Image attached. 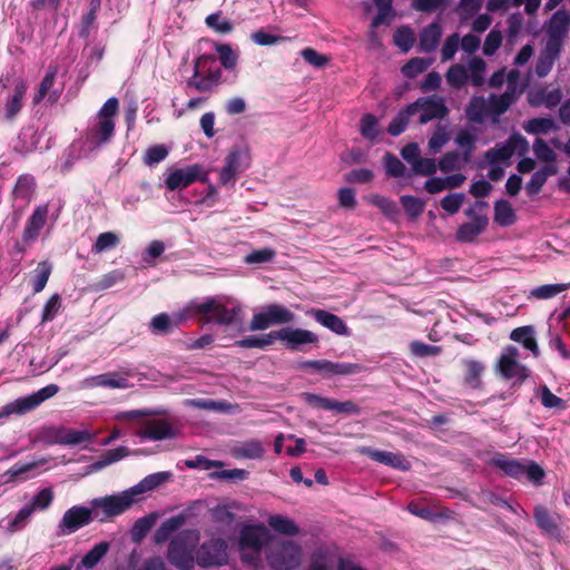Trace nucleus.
Instances as JSON below:
<instances>
[{
    "label": "nucleus",
    "mask_w": 570,
    "mask_h": 570,
    "mask_svg": "<svg viewBox=\"0 0 570 570\" xmlns=\"http://www.w3.org/2000/svg\"><path fill=\"white\" fill-rule=\"evenodd\" d=\"M118 107L119 101L116 97L107 99L89 122L83 138V145L88 150L99 149L111 141L115 135V116Z\"/></svg>",
    "instance_id": "obj_1"
},
{
    "label": "nucleus",
    "mask_w": 570,
    "mask_h": 570,
    "mask_svg": "<svg viewBox=\"0 0 570 570\" xmlns=\"http://www.w3.org/2000/svg\"><path fill=\"white\" fill-rule=\"evenodd\" d=\"M267 540L264 524H245L239 531V552L244 563L257 567L262 549Z\"/></svg>",
    "instance_id": "obj_2"
},
{
    "label": "nucleus",
    "mask_w": 570,
    "mask_h": 570,
    "mask_svg": "<svg viewBox=\"0 0 570 570\" xmlns=\"http://www.w3.org/2000/svg\"><path fill=\"white\" fill-rule=\"evenodd\" d=\"M139 500L140 498H136L129 488L117 494L95 498L90 501V505L95 509L96 520L105 522L114 517L122 514Z\"/></svg>",
    "instance_id": "obj_3"
},
{
    "label": "nucleus",
    "mask_w": 570,
    "mask_h": 570,
    "mask_svg": "<svg viewBox=\"0 0 570 570\" xmlns=\"http://www.w3.org/2000/svg\"><path fill=\"white\" fill-rule=\"evenodd\" d=\"M222 70L216 66L215 56L202 55L194 61V72L187 86L200 92H207L219 85Z\"/></svg>",
    "instance_id": "obj_4"
},
{
    "label": "nucleus",
    "mask_w": 570,
    "mask_h": 570,
    "mask_svg": "<svg viewBox=\"0 0 570 570\" xmlns=\"http://www.w3.org/2000/svg\"><path fill=\"white\" fill-rule=\"evenodd\" d=\"M295 314L281 304H268L255 313L249 323L250 331H264L271 326L283 325L294 322Z\"/></svg>",
    "instance_id": "obj_5"
},
{
    "label": "nucleus",
    "mask_w": 570,
    "mask_h": 570,
    "mask_svg": "<svg viewBox=\"0 0 570 570\" xmlns=\"http://www.w3.org/2000/svg\"><path fill=\"white\" fill-rule=\"evenodd\" d=\"M302 549L293 541H283L273 546L266 554L267 562L274 570H293L299 566Z\"/></svg>",
    "instance_id": "obj_6"
},
{
    "label": "nucleus",
    "mask_w": 570,
    "mask_h": 570,
    "mask_svg": "<svg viewBox=\"0 0 570 570\" xmlns=\"http://www.w3.org/2000/svg\"><path fill=\"white\" fill-rule=\"evenodd\" d=\"M197 564L202 568H219L228 563L226 540L214 538L203 542L196 552Z\"/></svg>",
    "instance_id": "obj_7"
},
{
    "label": "nucleus",
    "mask_w": 570,
    "mask_h": 570,
    "mask_svg": "<svg viewBox=\"0 0 570 570\" xmlns=\"http://www.w3.org/2000/svg\"><path fill=\"white\" fill-rule=\"evenodd\" d=\"M465 114L471 122L483 124L487 118L493 124L499 122V95L491 94L487 99L482 96L472 97Z\"/></svg>",
    "instance_id": "obj_8"
},
{
    "label": "nucleus",
    "mask_w": 570,
    "mask_h": 570,
    "mask_svg": "<svg viewBox=\"0 0 570 570\" xmlns=\"http://www.w3.org/2000/svg\"><path fill=\"white\" fill-rule=\"evenodd\" d=\"M197 309L199 313L212 315L218 324L230 325L238 320L242 306L234 299H227L226 302L208 299L199 304Z\"/></svg>",
    "instance_id": "obj_9"
},
{
    "label": "nucleus",
    "mask_w": 570,
    "mask_h": 570,
    "mask_svg": "<svg viewBox=\"0 0 570 570\" xmlns=\"http://www.w3.org/2000/svg\"><path fill=\"white\" fill-rule=\"evenodd\" d=\"M485 207H488L485 202L476 200L474 205L465 212L466 216L471 218V222L464 223L459 227L456 237L460 242H472L485 229L489 222L487 215L483 213Z\"/></svg>",
    "instance_id": "obj_10"
},
{
    "label": "nucleus",
    "mask_w": 570,
    "mask_h": 570,
    "mask_svg": "<svg viewBox=\"0 0 570 570\" xmlns=\"http://www.w3.org/2000/svg\"><path fill=\"white\" fill-rule=\"evenodd\" d=\"M501 471L505 474L540 485L546 475L544 470L534 461H519L501 459Z\"/></svg>",
    "instance_id": "obj_11"
},
{
    "label": "nucleus",
    "mask_w": 570,
    "mask_h": 570,
    "mask_svg": "<svg viewBox=\"0 0 570 570\" xmlns=\"http://www.w3.org/2000/svg\"><path fill=\"white\" fill-rule=\"evenodd\" d=\"M197 180L202 183L206 181L207 174L200 165L195 164L169 170L165 179V186L167 189L174 191L187 188Z\"/></svg>",
    "instance_id": "obj_12"
},
{
    "label": "nucleus",
    "mask_w": 570,
    "mask_h": 570,
    "mask_svg": "<svg viewBox=\"0 0 570 570\" xmlns=\"http://www.w3.org/2000/svg\"><path fill=\"white\" fill-rule=\"evenodd\" d=\"M409 107L413 115L420 111L419 120L421 124H428L433 119H442L449 112L444 99L435 95L419 98L413 104H410Z\"/></svg>",
    "instance_id": "obj_13"
},
{
    "label": "nucleus",
    "mask_w": 570,
    "mask_h": 570,
    "mask_svg": "<svg viewBox=\"0 0 570 570\" xmlns=\"http://www.w3.org/2000/svg\"><path fill=\"white\" fill-rule=\"evenodd\" d=\"M94 520H96L95 509L91 505L89 508L73 505L63 513L59 523V533L71 534Z\"/></svg>",
    "instance_id": "obj_14"
},
{
    "label": "nucleus",
    "mask_w": 570,
    "mask_h": 570,
    "mask_svg": "<svg viewBox=\"0 0 570 570\" xmlns=\"http://www.w3.org/2000/svg\"><path fill=\"white\" fill-rule=\"evenodd\" d=\"M276 340L282 341L286 348L302 351L304 345L318 343V336L304 328L283 327L276 331Z\"/></svg>",
    "instance_id": "obj_15"
},
{
    "label": "nucleus",
    "mask_w": 570,
    "mask_h": 570,
    "mask_svg": "<svg viewBox=\"0 0 570 570\" xmlns=\"http://www.w3.org/2000/svg\"><path fill=\"white\" fill-rule=\"evenodd\" d=\"M167 559L179 570H194L195 556L181 537H177L170 541Z\"/></svg>",
    "instance_id": "obj_16"
},
{
    "label": "nucleus",
    "mask_w": 570,
    "mask_h": 570,
    "mask_svg": "<svg viewBox=\"0 0 570 570\" xmlns=\"http://www.w3.org/2000/svg\"><path fill=\"white\" fill-rule=\"evenodd\" d=\"M570 27V13L558 10L550 19L547 30V45L562 49Z\"/></svg>",
    "instance_id": "obj_17"
},
{
    "label": "nucleus",
    "mask_w": 570,
    "mask_h": 570,
    "mask_svg": "<svg viewBox=\"0 0 570 570\" xmlns=\"http://www.w3.org/2000/svg\"><path fill=\"white\" fill-rule=\"evenodd\" d=\"M128 374H122L118 372H108L95 376L86 377L81 382V386L83 389H94V387H106V389H120L125 390L130 387L129 381L127 379Z\"/></svg>",
    "instance_id": "obj_18"
},
{
    "label": "nucleus",
    "mask_w": 570,
    "mask_h": 570,
    "mask_svg": "<svg viewBox=\"0 0 570 570\" xmlns=\"http://www.w3.org/2000/svg\"><path fill=\"white\" fill-rule=\"evenodd\" d=\"M527 99L531 107L539 108L544 106L552 109L561 102L562 92L559 88L534 87L528 91Z\"/></svg>",
    "instance_id": "obj_19"
},
{
    "label": "nucleus",
    "mask_w": 570,
    "mask_h": 570,
    "mask_svg": "<svg viewBox=\"0 0 570 570\" xmlns=\"http://www.w3.org/2000/svg\"><path fill=\"white\" fill-rule=\"evenodd\" d=\"M362 453L375 462L391 466L399 471H409L411 469V463L401 453L375 450L372 448H364Z\"/></svg>",
    "instance_id": "obj_20"
},
{
    "label": "nucleus",
    "mask_w": 570,
    "mask_h": 570,
    "mask_svg": "<svg viewBox=\"0 0 570 570\" xmlns=\"http://www.w3.org/2000/svg\"><path fill=\"white\" fill-rule=\"evenodd\" d=\"M525 83L521 80L518 70H511L507 77V89L501 94V115H503L510 106L518 100L523 94Z\"/></svg>",
    "instance_id": "obj_21"
},
{
    "label": "nucleus",
    "mask_w": 570,
    "mask_h": 570,
    "mask_svg": "<svg viewBox=\"0 0 570 570\" xmlns=\"http://www.w3.org/2000/svg\"><path fill=\"white\" fill-rule=\"evenodd\" d=\"M529 376V371L510 355H501V380L510 382L511 386H518Z\"/></svg>",
    "instance_id": "obj_22"
},
{
    "label": "nucleus",
    "mask_w": 570,
    "mask_h": 570,
    "mask_svg": "<svg viewBox=\"0 0 570 570\" xmlns=\"http://www.w3.org/2000/svg\"><path fill=\"white\" fill-rule=\"evenodd\" d=\"M56 443L63 445H78L91 442L94 435L88 430H75L67 428H57L50 434Z\"/></svg>",
    "instance_id": "obj_23"
},
{
    "label": "nucleus",
    "mask_w": 570,
    "mask_h": 570,
    "mask_svg": "<svg viewBox=\"0 0 570 570\" xmlns=\"http://www.w3.org/2000/svg\"><path fill=\"white\" fill-rule=\"evenodd\" d=\"M138 436L140 439L160 441L175 438L176 431L167 421L151 420L138 432Z\"/></svg>",
    "instance_id": "obj_24"
},
{
    "label": "nucleus",
    "mask_w": 570,
    "mask_h": 570,
    "mask_svg": "<svg viewBox=\"0 0 570 570\" xmlns=\"http://www.w3.org/2000/svg\"><path fill=\"white\" fill-rule=\"evenodd\" d=\"M307 314L312 315L318 324L337 335L348 336L351 334L350 328L344 321L331 312L313 308L308 311Z\"/></svg>",
    "instance_id": "obj_25"
},
{
    "label": "nucleus",
    "mask_w": 570,
    "mask_h": 570,
    "mask_svg": "<svg viewBox=\"0 0 570 570\" xmlns=\"http://www.w3.org/2000/svg\"><path fill=\"white\" fill-rule=\"evenodd\" d=\"M48 217V206H38L27 220L23 229L22 239L26 243L33 242L38 238L41 229L45 227Z\"/></svg>",
    "instance_id": "obj_26"
},
{
    "label": "nucleus",
    "mask_w": 570,
    "mask_h": 570,
    "mask_svg": "<svg viewBox=\"0 0 570 570\" xmlns=\"http://www.w3.org/2000/svg\"><path fill=\"white\" fill-rule=\"evenodd\" d=\"M32 514L31 507L24 504L16 514H10L2 519L0 525L6 533L13 534L20 532L28 525Z\"/></svg>",
    "instance_id": "obj_27"
},
{
    "label": "nucleus",
    "mask_w": 570,
    "mask_h": 570,
    "mask_svg": "<svg viewBox=\"0 0 570 570\" xmlns=\"http://www.w3.org/2000/svg\"><path fill=\"white\" fill-rule=\"evenodd\" d=\"M230 453L236 459L258 460L265 454V449L259 440L250 439L234 445Z\"/></svg>",
    "instance_id": "obj_28"
},
{
    "label": "nucleus",
    "mask_w": 570,
    "mask_h": 570,
    "mask_svg": "<svg viewBox=\"0 0 570 570\" xmlns=\"http://www.w3.org/2000/svg\"><path fill=\"white\" fill-rule=\"evenodd\" d=\"M510 340L520 343L529 350L534 357L540 355L539 346L535 340V331L531 325L520 326L510 333Z\"/></svg>",
    "instance_id": "obj_29"
},
{
    "label": "nucleus",
    "mask_w": 570,
    "mask_h": 570,
    "mask_svg": "<svg viewBox=\"0 0 570 570\" xmlns=\"http://www.w3.org/2000/svg\"><path fill=\"white\" fill-rule=\"evenodd\" d=\"M240 153L238 150L230 151L225 158V165L219 173V181L222 185H234L237 174L242 171Z\"/></svg>",
    "instance_id": "obj_30"
},
{
    "label": "nucleus",
    "mask_w": 570,
    "mask_h": 570,
    "mask_svg": "<svg viewBox=\"0 0 570 570\" xmlns=\"http://www.w3.org/2000/svg\"><path fill=\"white\" fill-rule=\"evenodd\" d=\"M57 75V68H50L46 76L42 78L38 92L33 97V104H39L45 97L48 96L50 104L58 101L61 89L51 90L55 78Z\"/></svg>",
    "instance_id": "obj_31"
},
{
    "label": "nucleus",
    "mask_w": 570,
    "mask_h": 570,
    "mask_svg": "<svg viewBox=\"0 0 570 570\" xmlns=\"http://www.w3.org/2000/svg\"><path fill=\"white\" fill-rule=\"evenodd\" d=\"M561 49L547 45L541 51L535 62V75L540 78L546 77L552 69L554 62L559 59Z\"/></svg>",
    "instance_id": "obj_32"
},
{
    "label": "nucleus",
    "mask_w": 570,
    "mask_h": 570,
    "mask_svg": "<svg viewBox=\"0 0 570 570\" xmlns=\"http://www.w3.org/2000/svg\"><path fill=\"white\" fill-rule=\"evenodd\" d=\"M442 37V28L438 22L426 26L420 33L419 47L423 52H433Z\"/></svg>",
    "instance_id": "obj_33"
},
{
    "label": "nucleus",
    "mask_w": 570,
    "mask_h": 570,
    "mask_svg": "<svg viewBox=\"0 0 570 570\" xmlns=\"http://www.w3.org/2000/svg\"><path fill=\"white\" fill-rule=\"evenodd\" d=\"M183 320V315H178L175 318H171L167 313H160L151 318L149 328L154 334L165 335L173 332L174 328H176Z\"/></svg>",
    "instance_id": "obj_34"
},
{
    "label": "nucleus",
    "mask_w": 570,
    "mask_h": 570,
    "mask_svg": "<svg viewBox=\"0 0 570 570\" xmlns=\"http://www.w3.org/2000/svg\"><path fill=\"white\" fill-rule=\"evenodd\" d=\"M170 478L171 473L168 471L156 472L144 478L139 483L131 487L130 490L136 495V498H139V495L156 489L160 484L168 481Z\"/></svg>",
    "instance_id": "obj_35"
},
{
    "label": "nucleus",
    "mask_w": 570,
    "mask_h": 570,
    "mask_svg": "<svg viewBox=\"0 0 570 570\" xmlns=\"http://www.w3.org/2000/svg\"><path fill=\"white\" fill-rule=\"evenodd\" d=\"M558 173V166L551 165L549 167H542L534 171L531 179L525 184V191L529 196L539 194L548 177L553 176Z\"/></svg>",
    "instance_id": "obj_36"
},
{
    "label": "nucleus",
    "mask_w": 570,
    "mask_h": 570,
    "mask_svg": "<svg viewBox=\"0 0 570 570\" xmlns=\"http://www.w3.org/2000/svg\"><path fill=\"white\" fill-rule=\"evenodd\" d=\"M534 519L537 525L548 535L558 537L560 533L559 525L556 519L549 513L544 507H537L534 509Z\"/></svg>",
    "instance_id": "obj_37"
},
{
    "label": "nucleus",
    "mask_w": 570,
    "mask_h": 570,
    "mask_svg": "<svg viewBox=\"0 0 570 570\" xmlns=\"http://www.w3.org/2000/svg\"><path fill=\"white\" fill-rule=\"evenodd\" d=\"M184 523L185 518L181 514L166 519L155 531L154 541L156 543L167 541L174 532L183 527Z\"/></svg>",
    "instance_id": "obj_38"
},
{
    "label": "nucleus",
    "mask_w": 570,
    "mask_h": 570,
    "mask_svg": "<svg viewBox=\"0 0 570 570\" xmlns=\"http://www.w3.org/2000/svg\"><path fill=\"white\" fill-rule=\"evenodd\" d=\"M532 151L535 158L543 163L542 167L557 165V154L542 138H535L532 144Z\"/></svg>",
    "instance_id": "obj_39"
},
{
    "label": "nucleus",
    "mask_w": 570,
    "mask_h": 570,
    "mask_svg": "<svg viewBox=\"0 0 570 570\" xmlns=\"http://www.w3.org/2000/svg\"><path fill=\"white\" fill-rule=\"evenodd\" d=\"M36 190V180L31 175L24 174L18 177L13 188V195L17 199H21L26 204L32 198Z\"/></svg>",
    "instance_id": "obj_40"
},
{
    "label": "nucleus",
    "mask_w": 570,
    "mask_h": 570,
    "mask_svg": "<svg viewBox=\"0 0 570 570\" xmlns=\"http://www.w3.org/2000/svg\"><path fill=\"white\" fill-rule=\"evenodd\" d=\"M267 522L268 525L278 533L286 535H297L299 533L297 524L292 519L282 514L271 515Z\"/></svg>",
    "instance_id": "obj_41"
},
{
    "label": "nucleus",
    "mask_w": 570,
    "mask_h": 570,
    "mask_svg": "<svg viewBox=\"0 0 570 570\" xmlns=\"http://www.w3.org/2000/svg\"><path fill=\"white\" fill-rule=\"evenodd\" d=\"M559 127L552 118L538 117L528 120L523 125V129L528 134L533 135H547L551 131L557 130Z\"/></svg>",
    "instance_id": "obj_42"
},
{
    "label": "nucleus",
    "mask_w": 570,
    "mask_h": 570,
    "mask_svg": "<svg viewBox=\"0 0 570 570\" xmlns=\"http://www.w3.org/2000/svg\"><path fill=\"white\" fill-rule=\"evenodd\" d=\"M185 404L190 407L213 411V412H230L233 405L226 401H216L212 399H188Z\"/></svg>",
    "instance_id": "obj_43"
},
{
    "label": "nucleus",
    "mask_w": 570,
    "mask_h": 570,
    "mask_svg": "<svg viewBox=\"0 0 570 570\" xmlns=\"http://www.w3.org/2000/svg\"><path fill=\"white\" fill-rule=\"evenodd\" d=\"M26 94L24 83L20 82L14 87L13 95L8 99L4 106V117L11 120L20 111L22 107V99Z\"/></svg>",
    "instance_id": "obj_44"
},
{
    "label": "nucleus",
    "mask_w": 570,
    "mask_h": 570,
    "mask_svg": "<svg viewBox=\"0 0 570 570\" xmlns=\"http://www.w3.org/2000/svg\"><path fill=\"white\" fill-rule=\"evenodd\" d=\"M276 331L261 336L250 335L235 342V345L244 348H261L272 345L276 340Z\"/></svg>",
    "instance_id": "obj_45"
},
{
    "label": "nucleus",
    "mask_w": 570,
    "mask_h": 570,
    "mask_svg": "<svg viewBox=\"0 0 570 570\" xmlns=\"http://www.w3.org/2000/svg\"><path fill=\"white\" fill-rule=\"evenodd\" d=\"M469 80L474 87H480L484 83L487 66L483 59L473 57L469 60L468 67Z\"/></svg>",
    "instance_id": "obj_46"
},
{
    "label": "nucleus",
    "mask_w": 570,
    "mask_h": 570,
    "mask_svg": "<svg viewBox=\"0 0 570 570\" xmlns=\"http://www.w3.org/2000/svg\"><path fill=\"white\" fill-rule=\"evenodd\" d=\"M528 150V141L521 135H513L507 145L501 146V161L508 159L512 154L523 155Z\"/></svg>",
    "instance_id": "obj_47"
},
{
    "label": "nucleus",
    "mask_w": 570,
    "mask_h": 570,
    "mask_svg": "<svg viewBox=\"0 0 570 570\" xmlns=\"http://www.w3.org/2000/svg\"><path fill=\"white\" fill-rule=\"evenodd\" d=\"M109 543L106 541L99 542L91 550H89L82 558L81 564L87 569H92L99 561L107 554Z\"/></svg>",
    "instance_id": "obj_48"
},
{
    "label": "nucleus",
    "mask_w": 570,
    "mask_h": 570,
    "mask_svg": "<svg viewBox=\"0 0 570 570\" xmlns=\"http://www.w3.org/2000/svg\"><path fill=\"white\" fill-rule=\"evenodd\" d=\"M52 271V265L42 261L37 265L35 276L32 278V289L35 293H40L47 285Z\"/></svg>",
    "instance_id": "obj_49"
},
{
    "label": "nucleus",
    "mask_w": 570,
    "mask_h": 570,
    "mask_svg": "<svg viewBox=\"0 0 570 570\" xmlns=\"http://www.w3.org/2000/svg\"><path fill=\"white\" fill-rule=\"evenodd\" d=\"M570 287V283L567 284H546L538 287H534L530 292V297L537 299H548L557 296L561 292L568 289Z\"/></svg>",
    "instance_id": "obj_50"
},
{
    "label": "nucleus",
    "mask_w": 570,
    "mask_h": 570,
    "mask_svg": "<svg viewBox=\"0 0 570 570\" xmlns=\"http://www.w3.org/2000/svg\"><path fill=\"white\" fill-rule=\"evenodd\" d=\"M119 243L120 238L115 232H105L98 235L91 250L95 254H101L115 248Z\"/></svg>",
    "instance_id": "obj_51"
},
{
    "label": "nucleus",
    "mask_w": 570,
    "mask_h": 570,
    "mask_svg": "<svg viewBox=\"0 0 570 570\" xmlns=\"http://www.w3.org/2000/svg\"><path fill=\"white\" fill-rule=\"evenodd\" d=\"M445 77L448 83L454 88H461L469 81V72L465 66L461 63L451 66Z\"/></svg>",
    "instance_id": "obj_52"
},
{
    "label": "nucleus",
    "mask_w": 570,
    "mask_h": 570,
    "mask_svg": "<svg viewBox=\"0 0 570 570\" xmlns=\"http://www.w3.org/2000/svg\"><path fill=\"white\" fill-rule=\"evenodd\" d=\"M364 366L360 363L331 362L328 366V375H354L362 373Z\"/></svg>",
    "instance_id": "obj_53"
},
{
    "label": "nucleus",
    "mask_w": 570,
    "mask_h": 570,
    "mask_svg": "<svg viewBox=\"0 0 570 570\" xmlns=\"http://www.w3.org/2000/svg\"><path fill=\"white\" fill-rule=\"evenodd\" d=\"M361 135L367 140H375L379 136L377 118L372 114H365L360 121Z\"/></svg>",
    "instance_id": "obj_54"
},
{
    "label": "nucleus",
    "mask_w": 570,
    "mask_h": 570,
    "mask_svg": "<svg viewBox=\"0 0 570 570\" xmlns=\"http://www.w3.org/2000/svg\"><path fill=\"white\" fill-rule=\"evenodd\" d=\"M412 115L413 114L407 106L391 120L387 127V132L393 137L401 135L406 129L409 119Z\"/></svg>",
    "instance_id": "obj_55"
},
{
    "label": "nucleus",
    "mask_w": 570,
    "mask_h": 570,
    "mask_svg": "<svg viewBox=\"0 0 570 570\" xmlns=\"http://www.w3.org/2000/svg\"><path fill=\"white\" fill-rule=\"evenodd\" d=\"M383 164L387 176L394 178H401L405 176L406 168L395 155L386 153L383 157Z\"/></svg>",
    "instance_id": "obj_56"
},
{
    "label": "nucleus",
    "mask_w": 570,
    "mask_h": 570,
    "mask_svg": "<svg viewBox=\"0 0 570 570\" xmlns=\"http://www.w3.org/2000/svg\"><path fill=\"white\" fill-rule=\"evenodd\" d=\"M400 203L403 206L405 213L411 218L419 217L423 213V210L425 208V202L424 200H422L421 198L411 196V195H403V196H401Z\"/></svg>",
    "instance_id": "obj_57"
},
{
    "label": "nucleus",
    "mask_w": 570,
    "mask_h": 570,
    "mask_svg": "<svg viewBox=\"0 0 570 570\" xmlns=\"http://www.w3.org/2000/svg\"><path fill=\"white\" fill-rule=\"evenodd\" d=\"M466 374H465V383L473 389L480 386L481 383V374L484 371V366L478 361H465Z\"/></svg>",
    "instance_id": "obj_58"
},
{
    "label": "nucleus",
    "mask_w": 570,
    "mask_h": 570,
    "mask_svg": "<svg viewBox=\"0 0 570 570\" xmlns=\"http://www.w3.org/2000/svg\"><path fill=\"white\" fill-rule=\"evenodd\" d=\"M53 500V492L50 488H45L39 491L28 503L31 507L32 512L37 510L43 511L50 507Z\"/></svg>",
    "instance_id": "obj_59"
},
{
    "label": "nucleus",
    "mask_w": 570,
    "mask_h": 570,
    "mask_svg": "<svg viewBox=\"0 0 570 570\" xmlns=\"http://www.w3.org/2000/svg\"><path fill=\"white\" fill-rule=\"evenodd\" d=\"M45 462H46L45 460H39V461H31V462H24V463H21V462L16 463L4 473V476H8L7 482L13 481L14 479H17L19 476L31 472L32 470L38 468L40 464H43Z\"/></svg>",
    "instance_id": "obj_60"
},
{
    "label": "nucleus",
    "mask_w": 570,
    "mask_h": 570,
    "mask_svg": "<svg viewBox=\"0 0 570 570\" xmlns=\"http://www.w3.org/2000/svg\"><path fill=\"white\" fill-rule=\"evenodd\" d=\"M60 308L61 297L59 294L56 293L49 297V299L46 302L42 308L41 323H48L55 320Z\"/></svg>",
    "instance_id": "obj_61"
},
{
    "label": "nucleus",
    "mask_w": 570,
    "mask_h": 570,
    "mask_svg": "<svg viewBox=\"0 0 570 570\" xmlns=\"http://www.w3.org/2000/svg\"><path fill=\"white\" fill-rule=\"evenodd\" d=\"M464 200L465 195L463 193L449 194L441 199V207L448 214L454 215L460 210Z\"/></svg>",
    "instance_id": "obj_62"
},
{
    "label": "nucleus",
    "mask_w": 570,
    "mask_h": 570,
    "mask_svg": "<svg viewBox=\"0 0 570 570\" xmlns=\"http://www.w3.org/2000/svg\"><path fill=\"white\" fill-rule=\"evenodd\" d=\"M168 149L164 145H154L149 147L144 156V163L153 167L159 163H161L168 156Z\"/></svg>",
    "instance_id": "obj_63"
},
{
    "label": "nucleus",
    "mask_w": 570,
    "mask_h": 570,
    "mask_svg": "<svg viewBox=\"0 0 570 570\" xmlns=\"http://www.w3.org/2000/svg\"><path fill=\"white\" fill-rule=\"evenodd\" d=\"M394 43L402 50L409 51L414 43V33L407 27L399 28L394 33Z\"/></svg>",
    "instance_id": "obj_64"
}]
</instances>
